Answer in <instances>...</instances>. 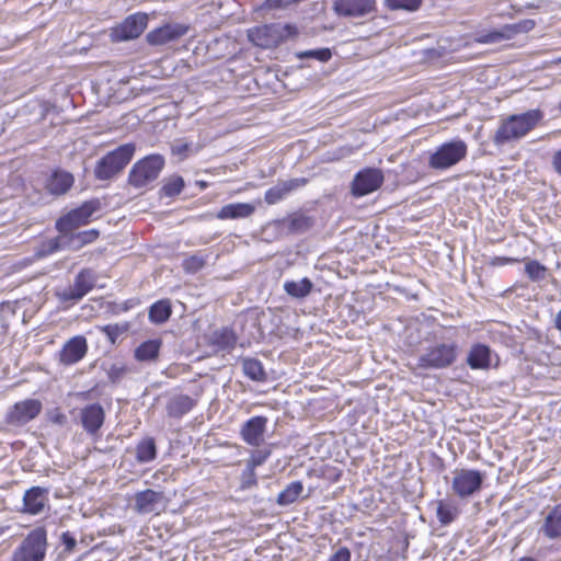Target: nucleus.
<instances>
[{"label":"nucleus","mask_w":561,"mask_h":561,"mask_svg":"<svg viewBox=\"0 0 561 561\" xmlns=\"http://www.w3.org/2000/svg\"><path fill=\"white\" fill-rule=\"evenodd\" d=\"M542 118L539 110H530L519 115H511L502 122L496 129L493 141L496 146H503L513 140L520 139L528 134Z\"/></svg>","instance_id":"obj_1"},{"label":"nucleus","mask_w":561,"mask_h":561,"mask_svg":"<svg viewBox=\"0 0 561 561\" xmlns=\"http://www.w3.org/2000/svg\"><path fill=\"white\" fill-rule=\"evenodd\" d=\"M135 150L134 144H125L105 154L95 165V178L101 181L114 178L129 163Z\"/></svg>","instance_id":"obj_2"},{"label":"nucleus","mask_w":561,"mask_h":561,"mask_svg":"<svg viewBox=\"0 0 561 561\" xmlns=\"http://www.w3.org/2000/svg\"><path fill=\"white\" fill-rule=\"evenodd\" d=\"M296 34V26L280 23L260 25L248 31L250 42L262 48L276 47L283 41Z\"/></svg>","instance_id":"obj_3"},{"label":"nucleus","mask_w":561,"mask_h":561,"mask_svg":"<svg viewBox=\"0 0 561 561\" xmlns=\"http://www.w3.org/2000/svg\"><path fill=\"white\" fill-rule=\"evenodd\" d=\"M48 548L44 527L31 530L13 551L11 561H44Z\"/></svg>","instance_id":"obj_4"},{"label":"nucleus","mask_w":561,"mask_h":561,"mask_svg":"<svg viewBox=\"0 0 561 561\" xmlns=\"http://www.w3.org/2000/svg\"><path fill=\"white\" fill-rule=\"evenodd\" d=\"M164 158L161 154H150L137 161L129 171L128 183L142 188L156 181L164 167Z\"/></svg>","instance_id":"obj_5"},{"label":"nucleus","mask_w":561,"mask_h":561,"mask_svg":"<svg viewBox=\"0 0 561 561\" xmlns=\"http://www.w3.org/2000/svg\"><path fill=\"white\" fill-rule=\"evenodd\" d=\"M467 144L457 139L440 145L428 158V165L434 170H446L463 160L467 156Z\"/></svg>","instance_id":"obj_6"},{"label":"nucleus","mask_w":561,"mask_h":561,"mask_svg":"<svg viewBox=\"0 0 561 561\" xmlns=\"http://www.w3.org/2000/svg\"><path fill=\"white\" fill-rule=\"evenodd\" d=\"M457 358V345L437 344L426 351L419 358V366L422 368L440 369L450 366Z\"/></svg>","instance_id":"obj_7"},{"label":"nucleus","mask_w":561,"mask_h":561,"mask_svg":"<svg viewBox=\"0 0 561 561\" xmlns=\"http://www.w3.org/2000/svg\"><path fill=\"white\" fill-rule=\"evenodd\" d=\"M483 479L479 470L457 469L454 471L451 489L456 495L466 499L480 491Z\"/></svg>","instance_id":"obj_8"},{"label":"nucleus","mask_w":561,"mask_h":561,"mask_svg":"<svg viewBox=\"0 0 561 561\" xmlns=\"http://www.w3.org/2000/svg\"><path fill=\"white\" fill-rule=\"evenodd\" d=\"M100 203L95 201L87 202L81 207L71 210L65 217L56 222V228L60 233L70 232L78 227L89 222L91 216L99 209Z\"/></svg>","instance_id":"obj_9"},{"label":"nucleus","mask_w":561,"mask_h":561,"mask_svg":"<svg viewBox=\"0 0 561 561\" xmlns=\"http://www.w3.org/2000/svg\"><path fill=\"white\" fill-rule=\"evenodd\" d=\"M383 183V174L381 170L375 168H366L356 173L351 192L356 197H362L377 191Z\"/></svg>","instance_id":"obj_10"},{"label":"nucleus","mask_w":561,"mask_h":561,"mask_svg":"<svg viewBox=\"0 0 561 561\" xmlns=\"http://www.w3.org/2000/svg\"><path fill=\"white\" fill-rule=\"evenodd\" d=\"M42 411V403L37 399H26L16 402L5 415V422L13 426H21L34 420Z\"/></svg>","instance_id":"obj_11"},{"label":"nucleus","mask_w":561,"mask_h":561,"mask_svg":"<svg viewBox=\"0 0 561 561\" xmlns=\"http://www.w3.org/2000/svg\"><path fill=\"white\" fill-rule=\"evenodd\" d=\"M339 16L360 19L376 12V0H333Z\"/></svg>","instance_id":"obj_12"},{"label":"nucleus","mask_w":561,"mask_h":561,"mask_svg":"<svg viewBox=\"0 0 561 561\" xmlns=\"http://www.w3.org/2000/svg\"><path fill=\"white\" fill-rule=\"evenodd\" d=\"M95 285V276L92 270H82L75 278L72 285L58 293L62 301H78L82 299Z\"/></svg>","instance_id":"obj_13"},{"label":"nucleus","mask_w":561,"mask_h":561,"mask_svg":"<svg viewBox=\"0 0 561 561\" xmlns=\"http://www.w3.org/2000/svg\"><path fill=\"white\" fill-rule=\"evenodd\" d=\"M148 15L145 13H135L125 19V21L114 28V36L118 41H128L137 38L146 30Z\"/></svg>","instance_id":"obj_14"},{"label":"nucleus","mask_w":561,"mask_h":561,"mask_svg":"<svg viewBox=\"0 0 561 561\" xmlns=\"http://www.w3.org/2000/svg\"><path fill=\"white\" fill-rule=\"evenodd\" d=\"M49 490L43 486H32L23 496L22 512L30 515H38L48 506Z\"/></svg>","instance_id":"obj_15"},{"label":"nucleus","mask_w":561,"mask_h":561,"mask_svg":"<svg viewBox=\"0 0 561 561\" xmlns=\"http://www.w3.org/2000/svg\"><path fill=\"white\" fill-rule=\"evenodd\" d=\"M267 419L265 416H253L241 427L242 439L251 446L259 447L264 442Z\"/></svg>","instance_id":"obj_16"},{"label":"nucleus","mask_w":561,"mask_h":561,"mask_svg":"<svg viewBox=\"0 0 561 561\" xmlns=\"http://www.w3.org/2000/svg\"><path fill=\"white\" fill-rule=\"evenodd\" d=\"M307 184V179L297 178L279 181L276 185L268 188L265 193L264 201L268 205H274L286 197L293 191L298 190Z\"/></svg>","instance_id":"obj_17"},{"label":"nucleus","mask_w":561,"mask_h":561,"mask_svg":"<svg viewBox=\"0 0 561 561\" xmlns=\"http://www.w3.org/2000/svg\"><path fill=\"white\" fill-rule=\"evenodd\" d=\"M85 337L78 335L70 339L62 347L59 358L65 365H72L79 362L87 353Z\"/></svg>","instance_id":"obj_18"},{"label":"nucleus","mask_w":561,"mask_h":561,"mask_svg":"<svg viewBox=\"0 0 561 561\" xmlns=\"http://www.w3.org/2000/svg\"><path fill=\"white\" fill-rule=\"evenodd\" d=\"M539 531L550 540L561 538V503L547 511Z\"/></svg>","instance_id":"obj_19"},{"label":"nucleus","mask_w":561,"mask_h":561,"mask_svg":"<svg viewBox=\"0 0 561 561\" xmlns=\"http://www.w3.org/2000/svg\"><path fill=\"white\" fill-rule=\"evenodd\" d=\"M186 31L187 28L182 25H165L148 33L147 41L151 45H163L180 38L186 33Z\"/></svg>","instance_id":"obj_20"},{"label":"nucleus","mask_w":561,"mask_h":561,"mask_svg":"<svg viewBox=\"0 0 561 561\" xmlns=\"http://www.w3.org/2000/svg\"><path fill=\"white\" fill-rule=\"evenodd\" d=\"M81 421L84 430L95 434L104 422V410L100 404H91L81 412Z\"/></svg>","instance_id":"obj_21"},{"label":"nucleus","mask_w":561,"mask_h":561,"mask_svg":"<svg viewBox=\"0 0 561 561\" xmlns=\"http://www.w3.org/2000/svg\"><path fill=\"white\" fill-rule=\"evenodd\" d=\"M161 500L162 493L147 489L136 493L134 510L139 514H149L157 508Z\"/></svg>","instance_id":"obj_22"},{"label":"nucleus","mask_w":561,"mask_h":561,"mask_svg":"<svg viewBox=\"0 0 561 561\" xmlns=\"http://www.w3.org/2000/svg\"><path fill=\"white\" fill-rule=\"evenodd\" d=\"M255 210V206L250 203L228 204L220 208L217 214L219 219H240L250 217Z\"/></svg>","instance_id":"obj_23"},{"label":"nucleus","mask_w":561,"mask_h":561,"mask_svg":"<svg viewBox=\"0 0 561 561\" xmlns=\"http://www.w3.org/2000/svg\"><path fill=\"white\" fill-rule=\"evenodd\" d=\"M62 234L67 249L77 251L83 248L85 244L93 242L98 238L99 231L91 229L77 233H72V231H70Z\"/></svg>","instance_id":"obj_24"},{"label":"nucleus","mask_w":561,"mask_h":561,"mask_svg":"<svg viewBox=\"0 0 561 561\" xmlns=\"http://www.w3.org/2000/svg\"><path fill=\"white\" fill-rule=\"evenodd\" d=\"M467 363L472 369H488L490 367V348L483 344H476L468 353Z\"/></svg>","instance_id":"obj_25"},{"label":"nucleus","mask_w":561,"mask_h":561,"mask_svg":"<svg viewBox=\"0 0 561 561\" xmlns=\"http://www.w3.org/2000/svg\"><path fill=\"white\" fill-rule=\"evenodd\" d=\"M72 174L66 171H56L47 182V190L54 195H62L72 186Z\"/></svg>","instance_id":"obj_26"},{"label":"nucleus","mask_w":561,"mask_h":561,"mask_svg":"<svg viewBox=\"0 0 561 561\" xmlns=\"http://www.w3.org/2000/svg\"><path fill=\"white\" fill-rule=\"evenodd\" d=\"M196 404V401L186 394L173 397L168 405V414L172 417H180L190 412Z\"/></svg>","instance_id":"obj_27"},{"label":"nucleus","mask_w":561,"mask_h":561,"mask_svg":"<svg viewBox=\"0 0 561 561\" xmlns=\"http://www.w3.org/2000/svg\"><path fill=\"white\" fill-rule=\"evenodd\" d=\"M209 343L221 351L232 350L237 343L234 332L229 328L214 331L209 336Z\"/></svg>","instance_id":"obj_28"},{"label":"nucleus","mask_w":561,"mask_h":561,"mask_svg":"<svg viewBox=\"0 0 561 561\" xmlns=\"http://www.w3.org/2000/svg\"><path fill=\"white\" fill-rule=\"evenodd\" d=\"M285 293L296 299L306 298L312 290V282L304 277L299 280H286L283 285Z\"/></svg>","instance_id":"obj_29"},{"label":"nucleus","mask_w":561,"mask_h":561,"mask_svg":"<svg viewBox=\"0 0 561 561\" xmlns=\"http://www.w3.org/2000/svg\"><path fill=\"white\" fill-rule=\"evenodd\" d=\"M161 340H148L142 342L135 350V358L139 362H151L156 360L159 356Z\"/></svg>","instance_id":"obj_30"},{"label":"nucleus","mask_w":561,"mask_h":561,"mask_svg":"<svg viewBox=\"0 0 561 561\" xmlns=\"http://www.w3.org/2000/svg\"><path fill=\"white\" fill-rule=\"evenodd\" d=\"M242 369L244 375L253 381L266 380V373L263 368V365L260 360L255 358L242 359Z\"/></svg>","instance_id":"obj_31"},{"label":"nucleus","mask_w":561,"mask_h":561,"mask_svg":"<svg viewBox=\"0 0 561 561\" xmlns=\"http://www.w3.org/2000/svg\"><path fill=\"white\" fill-rule=\"evenodd\" d=\"M304 485L300 481L289 483L277 496V504L282 506L294 503L302 493Z\"/></svg>","instance_id":"obj_32"},{"label":"nucleus","mask_w":561,"mask_h":561,"mask_svg":"<svg viewBox=\"0 0 561 561\" xmlns=\"http://www.w3.org/2000/svg\"><path fill=\"white\" fill-rule=\"evenodd\" d=\"M157 447L151 437L144 438L136 447V458L139 462H148L156 458Z\"/></svg>","instance_id":"obj_33"},{"label":"nucleus","mask_w":561,"mask_h":561,"mask_svg":"<svg viewBox=\"0 0 561 561\" xmlns=\"http://www.w3.org/2000/svg\"><path fill=\"white\" fill-rule=\"evenodd\" d=\"M459 508L451 502L438 501L436 516L442 525H448L456 519Z\"/></svg>","instance_id":"obj_34"},{"label":"nucleus","mask_w":561,"mask_h":561,"mask_svg":"<svg viewBox=\"0 0 561 561\" xmlns=\"http://www.w3.org/2000/svg\"><path fill=\"white\" fill-rule=\"evenodd\" d=\"M171 316V305L169 300H159L154 302L149 310V319L153 323H163Z\"/></svg>","instance_id":"obj_35"},{"label":"nucleus","mask_w":561,"mask_h":561,"mask_svg":"<svg viewBox=\"0 0 561 561\" xmlns=\"http://www.w3.org/2000/svg\"><path fill=\"white\" fill-rule=\"evenodd\" d=\"M507 25H503L499 30L491 31L489 33L478 34L476 36V42L479 44H495L505 39H511L512 36L510 31H507Z\"/></svg>","instance_id":"obj_36"},{"label":"nucleus","mask_w":561,"mask_h":561,"mask_svg":"<svg viewBox=\"0 0 561 561\" xmlns=\"http://www.w3.org/2000/svg\"><path fill=\"white\" fill-rule=\"evenodd\" d=\"M99 329L107 336L112 344H115L116 341L129 330V324L127 322H122L103 325Z\"/></svg>","instance_id":"obj_37"},{"label":"nucleus","mask_w":561,"mask_h":561,"mask_svg":"<svg viewBox=\"0 0 561 561\" xmlns=\"http://www.w3.org/2000/svg\"><path fill=\"white\" fill-rule=\"evenodd\" d=\"M184 187V180L181 176L173 175L169 178L163 184L161 191L165 196H174L182 192Z\"/></svg>","instance_id":"obj_38"},{"label":"nucleus","mask_w":561,"mask_h":561,"mask_svg":"<svg viewBox=\"0 0 561 561\" xmlns=\"http://www.w3.org/2000/svg\"><path fill=\"white\" fill-rule=\"evenodd\" d=\"M525 272L533 282H540L545 279L547 268L538 261H529L525 265Z\"/></svg>","instance_id":"obj_39"},{"label":"nucleus","mask_w":561,"mask_h":561,"mask_svg":"<svg viewBox=\"0 0 561 561\" xmlns=\"http://www.w3.org/2000/svg\"><path fill=\"white\" fill-rule=\"evenodd\" d=\"M312 226V220L310 217L305 215L295 214L289 218V230L294 232H302L308 230Z\"/></svg>","instance_id":"obj_40"},{"label":"nucleus","mask_w":561,"mask_h":561,"mask_svg":"<svg viewBox=\"0 0 561 561\" xmlns=\"http://www.w3.org/2000/svg\"><path fill=\"white\" fill-rule=\"evenodd\" d=\"M386 4L392 10L415 11L421 5L422 0H385Z\"/></svg>","instance_id":"obj_41"},{"label":"nucleus","mask_w":561,"mask_h":561,"mask_svg":"<svg viewBox=\"0 0 561 561\" xmlns=\"http://www.w3.org/2000/svg\"><path fill=\"white\" fill-rule=\"evenodd\" d=\"M59 249H67V245H65V242H64V234H61L60 237H57V238L49 239L46 242H44L39 250V254L48 255V254H51V253L58 251Z\"/></svg>","instance_id":"obj_42"},{"label":"nucleus","mask_w":561,"mask_h":561,"mask_svg":"<svg viewBox=\"0 0 561 561\" xmlns=\"http://www.w3.org/2000/svg\"><path fill=\"white\" fill-rule=\"evenodd\" d=\"M300 59L314 58L319 61L325 62L332 57V53L329 48H319L312 50H305L297 54Z\"/></svg>","instance_id":"obj_43"},{"label":"nucleus","mask_w":561,"mask_h":561,"mask_svg":"<svg viewBox=\"0 0 561 561\" xmlns=\"http://www.w3.org/2000/svg\"><path fill=\"white\" fill-rule=\"evenodd\" d=\"M206 260L199 254L192 255L183 261V267L187 273H196L205 266Z\"/></svg>","instance_id":"obj_44"},{"label":"nucleus","mask_w":561,"mask_h":561,"mask_svg":"<svg viewBox=\"0 0 561 561\" xmlns=\"http://www.w3.org/2000/svg\"><path fill=\"white\" fill-rule=\"evenodd\" d=\"M506 25L508 27L507 31H510V34L513 38L518 33L529 32L530 30H533V27L535 26V22L531 20H525V21H522V22H518L515 24H506Z\"/></svg>","instance_id":"obj_45"},{"label":"nucleus","mask_w":561,"mask_h":561,"mask_svg":"<svg viewBox=\"0 0 561 561\" xmlns=\"http://www.w3.org/2000/svg\"><path fill=\"white\" fill-rule=\"evenodd\" d=\"M256 474L255 469L247 466V469L242 472L241 476V489L247 490L256 485Z\"/></svg>","instance_id":"obj_46"},{"label":"nucleus","mask_w":561,"mask_h":561,"mask_svg":"<svg viewBox=\"0 0 561 561\" xmlns=\"http://www.w3.org/2000/svg\"><path fill=\"white\" fill-rule=\"evenodd\" d=\"M268 456L270 451L257 450L252 454L247 465L248 467L255 469L256 467L263 465Z\"/></svg>","instance_id":"obj_47"},{"label":"nucleus","mask_w":561,"mask_h":561,"mask_svg":"<svg viewBox=\"0 0 561 561\" xmlns=\"http://www.w3.org/2000/svg\"><path fill=\"white\" fill-rule=\"evenodd\" d=\"M128 371L127 367L123 366V365H112L111 368L108 369V378L113 381V382H116L118 381Z\"/></svg>","instance_id":"obj_48"},{"label":"nucleus","mask_w":561,"mask_h":561,"mask_svg":"<svg viewBox=\"0 0 561 561\" xmlns=\"http://www.w3.org/2000/svg\"><path fill=\"white\" fill-rule=\"evenodd\" d=\"M352 554L348 548L341 547L336 550L328 561H351Z\"/></svg>","instance_id":"obj_49"},{"label":"nucleus","mask_w":561,"mask_h":561,"mask_svg":"<svg viewBox=\"0 0 561 561\" xmlns=\"http://www.w3.org/2000/svg\"><path fill=\"white\" fill-rule=\"evenodd\" d=\"M61 541H62V545L65 546L66 552L73 551V549L77 546V540L68 531L62 534Z\"/></svg>","instance_id":"obj_50"},{"label":"nucleus","mask_w":561,"mask_h":561,"mask_svg":"<svg viewBox=\"0 0 561 561\" xmlns=\"http://www.w3.org/2000/svg\"><path fill=\"white\" fill-rule=\"evenodd\" d=\"M188 149H190V145L182 140H178L172 145L173 154H176L180 157H185V153H186V151H188Z\"/></svg>","instance_id":"obj_51"},{"label":"nucleus","mask_w":561,"mask_h":561,"mask_svg":"<svg viewBox=\"0 0 561 561\" xmlns=\"http://www.w3.org/2000/svg\"><path fill=\"white\" fill-rule=\"evenodd\" d=\"M518 262H519V260L518 259H514V257L494 256V257L491 259L490 265H492V266H502V265L513 264V263H518Z\"/></svg>","instance_id":"obj_52"},{"label":"nucleus","mask_w":561,"mask_h":561,"mask_svg":"<svg viewBox=\"0 0 561 561\" xmlns=\"http://www.w3.org/2000/svg\"><path fill=\"white\" fill-rule=\"evenodd\" d=\"M551 164L553 170L561 176V149L553 153Z\"/></svg>","instance_id":"obj_53"},{"label":"nucleus","mask_w":561,"mask_h":561,"mask_svg":"<svg viewBox=\"0 0 561 561\" xmlns=\"http://www.w3.org/2000/svg\"><path fill=\"white\" fill-rule=\"evenodd\" d=\"M554 322L556 328L561 332V310L558 312Z\"/></svg>","instance_id":"obj_54"},{"label":"nucleus","mask_w":561,"mask_h":561,"mask_svg":"<svg viewBox=\"0 0 561 561\" xmlns=\"http://www.w3.org/2000/svg\"><path fill=\"white\" fill-rule=\"evenodd\" d=\"M519 561H536V560L533 558H522Z\"/></svg>","instance_id":"obj_55"},{"label":"nucleus","mask_w":561,"mask_h":561,"mask_svg":"<svg viewBox=\"0 0 561 561\" xmlns=\"http://www.w3.org/2000/svg\"><path fill=\"white\" fill-rule=\"evenodd\" d=\"M553 64H557V65H561V57L557 58L556 60H553Z\"/></svg>","instance_id":"obj_56"},{"label":"nucleus","mask_w":561,"mask_h":561,"mask_svg":"<svg viewBox=\"0 0 561 561\" xmlns=\"http://www.w3.org/2000/svg\"><path fill=\"white\" fill-rule=\"evenodd\" d=\"M559 110H560V112H561V102H560V105H559Z\"/></svg>","instance_id":"obj_57"},{"label":"nucleus","mask_w":561,"mask_h":561,"mask_svg":"<svg viewBox=\"0 0 561 561\" xmlns=\"http://www.w3.org/2000/svg\"><path fill=\"white\" fill-rule=\"evenodd\" d=\"M2 533H3V531L0 529V535H2Z\"/></svg>","instance_id":"obj_58"}]
</instances>
